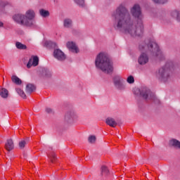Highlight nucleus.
<instances>
[{
	"label": "nucleus",
	"instance_id": "obj_1",
	"mask_svg": "<svg viewBox=\"0 0 180 180\" xmlns=\"http://www.w3.org/2000/svg\"><path fill=\"white\" fill-rule=\"evenodd\" d=\"M131 13L137 19V25L133 24L130 13L123 5H120L112 13L113 27L117 32L124 34H130L132 37L143 36L144 27L143 26V13L140 5L135 4L131 9Z\"/></svg>",
	"mask_w": 180,
	"mask_h": 180
},
{
	"label": "nucleus",
	"instance_id": "obj_2",
	"mask_svg": "<svg viewBox=\"0 0 180 180\" xmlns=\"http://www.w3.org/2000/svg\"><path fill=\"white\" fill-rule=\"evenodd\" d=\"M141 51H147L150 56L156 58L158 61H164L165 60V54L160 50V46L154 40L147 41L139 45Z\"/></svg>",
	"mask_w": 180,
	"mask_h": 180
},
{
	"label": "nucleus",
	"instance_id": "obj_3",
	"mask_svg": "<svg viewBox=\"0 0 180 180\" xmlns=\"http://www.w3.org/2000/svg\"><path fill=\"white\" fill-rule=\"evenodd\" d=\"M95 65L98 70H101L104 74L113 72V62L105 53L101 52L97 55L95 59Z\"/></svg>",
	"mask_w": 180,
	"mask_h": 180
},
{
	"label": "nucleus",
	"instance_id": "obj_4",
	"mask_svg": "<svg viewBox=\"0 0 180 180\" xmlns=\"http://www.w3.org/2000/svg\"><path fill=\"white\" fill-rule=\"evenodd\" d=\"M173 67L174 63H167L165 66L159 70L157 74V77L161 81L165 82L168 79V78H169V70H171V68H173Z\"/></svg>",
	"mask_w": 180,
	"mask_h": 180
},
{
	"label": "nucleus",
	"instance_id": "obj_5",
	"mask_svg": "<svg viewBox=\"0 0 180 180\" xmlns=\"http://www.w3.org/2000/svg\"><path fill=\"white\" fill-rule=\"evenodd\" d=\"M136 92H139L140 96L143 98V99H153L154 98V94L147 87L136 89Z\"/></svg>",
	"mask_w": 180,
	"mask_h": 180
},
{
	"label": "nucleus",
	"instance_id": "obj_6",
	"mask_svg": "<svg viewBox=\"0 0 180 180\" xmlns=\"http://www.w3.org/2000/svg\"><path fill=\"white\" fill-rule=\"evenodd\" d=\"M13 20L18 23V25H21L22 26H27L30 23L26 21V18L25 15L22 13H17L13 15Z\"/></svg>",
	"mask_w": 180,
	"mask_h": 180
},
{
	"label": "nucleus",
	"instance_id": "obj_7",
	"mask_svg": "<svg viewBox=\"0 0 180 180\" xmlns=\"http://www.w3.org/2000/svg\"><path fill=\"white\" fill-rule=\"evenodd\" d=\"M124 80L120 76L114 78V85L118 91H124L126 89V83H123Z\"/></svg>",
	"mask_w": 180,
	"mask_h": 180
},
{
	"label": "nucleus",
	"instance_id": "obj_8",
	"mask_svg": "<svg viewBox=\"0 0 180 180\" xmlns=\"http://www.w3.org/2000/svg\"><path fill=\"white\" fill-rule=\"evenodd\" d=\"M24 16L25 18L26 22H28L30 23L27 25V26H33V25H34V21H33V19H34V16H36L34 11L30 9L27 11Z\"/></svg>",
	"mask_w": 180,
	"mask_h": 180
},
{
	"label": "nucleus",
	"instance_id": "obj_9",
	"mask_svg": "<svg viewBox=\"0 0 180 180\" xmlns=\"http://www.w3.org/2000/svg\"><path fill=\"white\" fill-rule=\"evenodd\" d=\"M53 56L58 61H64L67 58V56H65V53H64V52H63V51H61L60 49L54 50Z\"/></svg>",
	"mask_w": 180,
	"mask_h": 180
},
{
	"label": "nucleus",
	"instance_id": "obj_10",
	"mask_svg": "<svg viewBox=\"0 0 180 180\" xmlns=\"http://www.w3.org/2000/svg\"><path fill=\"white\" fill-rule=\"evenodd\" d=\"M148 60V56L146 53H142L138 58V63L140 65H146Z\"/></svg>",
	"mask_w": 180,
	"mask_h": 180
},
{
	"label": "nucleus",
	"instance_id": "obj_11",
	"mask_svg": "<svg viewBox=\"0 0 180 180\" xmlns=\"http://www.w3.org/2000/svg\"><path fill=\"white\" fill-rule=\"evenodd\" d=\"M32 65L33 67H37L39 65V57L37 56H32V59L30 58L27 64V68H31Z\"/></svg>",
	"mask_w": 180,
	"mask_h": 180
},
{
	"label": "nucleus",
	"instance_id": "obj_12",
	"mask_svg": "<svg viewBox=\"0 0 180 180\" xmlns=\"http://www.w3.org/2000/svg\"><path fill=\"white\" fill-rule=\"evenodd\" d=\"M68 49L72 53H79V49L74 41H68L66 44Z\"/></svg>",
	"mask_w": 180,
	"mask_h": 180
},
{
	"label": "nucleus",
	"instance_id": "obj_13",
	"mask_svg": "<svg viewBox=\"0 0 180 180\" xmlns=\"http://www.w3.org/2000/svg\"><path fill=\"white\" fill-rule=\"evenodd\" d=\"M75 117V115L72 112H67L65 115V121L67 123H72L74 122V118Z\"/></svg>",
	"mask_w": 180,
	"mask_h": 180
},
{
	"label": "nucleus",
	"instance_id": "obj_14",
	"mask_svg": "<svg viewBox=\"0 0 180 180\" xmlns=\"http://www.w3.org/2000/svg\"><path fill=\"white\" fill-rule=\"evenodd\" d=\"M5 148L7 151H12L15 148V145L13 144V140L8 139L5 144Z\"/></svg>",
	"mask_w": 180,
	"mask_h": 180
},
{
	"label": "nucleus",
	"instance_id": "obj_15",
	"mask_svg": "<svg viewBox=\"0 0 180 180\" xmlns=\"http://www.w3.org/2000/svg\"><path fill=\"white\" fill-rule=\"evenodd\" d=\"M105 123L110 126V127H115L117 126V122L112 117H108L105 120Z\"/></svg>",
	"mask_w": 180,
	"mask_h": 180
},
{
	"label": "nucleus",
	"instance_id": "obj_16",
	"mask_svg": "<svg viewBox=\"0 0 180 180\" xmlns=\"http://www.w3.org/2000/svg\"><path fill=\"white\" fill-rule=\"evenodd\" d=\"M170 147L180 149V141L176 139H171L169 142Z\"/></svg>",
	"mask_w": 180,
	"mask_h": 180
},
{
	"label": "nucleus",
	"instance_id": "obj_17",
	"mask_svg": "<svg viewBox=\"0 0 180 180\" xmlns=\"http://www.w3.org/2000/svg\"><path fill=\"white\" fill-rule=\"evenodd\" d=\"M63 26L66 29H70L72 27V20L70 18H65L63 21Z\"/></svg>",
	"mask_w": 180,
	"mask_h": 180
},
{
	"label": "nucleus",
	"instance_id": "obj_18",
	"mask_svg": "<svg viewBox=\"0 0 180 180\" xmlns=\"http://www.w3.org/2000/svg\"><path fill=\"white\" fill-rule=\"evenodd\" d=\"M35 90H36V86H34V85L32 84H27L26 89H25L26 94H29V95H30V94H32V92H33Z\"/></svg>",
	"mask_w": 180,
	"mask_h": 180
},
{
	"label": "nucleus",
	"instance_id": "obj_19",
	"mask_svg": "<svg viewBox=\"0 0 180 180\" xmlns=\"http://www.w3.org/2000/svg\"><path fill=\"white\" fill-rule=\"evenodd\" d=\"M171 16L174 19H176L178 22L180 21V12L178 10H174L171 12Z\"/></svg>",
	"mask_w": 180,
	"mask_h": 180
},
{
	"label": "nucleus",
	"instance_id": "obj_20",
	"mask_svg": "<svg viewBox=\"0 0 180 180\" xmlns=\"http://www.w3.org/2000/svg\"><path fill=\"white\" fill-rule=\"evenodd\" d=\"M39 15L41 18H49L50 16V12L47 10L43 8L39 10Z\"/></svg>",
	"mask_w": 180,
	"mask_h": 180
},
{
	"label": "nucleus",
	"instance_id": "obj_21",
	"mask_svg": "<svg viewBox=\"0 0 180 180\" xmlns=\"http://www.w3.org/2000/svg\"><path fill=\"white\" fill-rule=\"evenodd\" d=\"M29 141H30V138H26L25 139L20 141L19 142V147H20V148L21 150L25 148V146H26L27 143H29Z\"/></svg>",
	"mask_w": 180,
	"mask_h": 180
},
{
	"label": "nucleus",
	"instance_id": "obj_22",
	"mask_svg": "<svg viewBox=\"0 0 180 180\" xmlns=\"http://www.w3.org/2000/svg\"><path fill=\"white\" fill-rule=\"evenodd\" d=\"M15 47L18 49V50H26V49H27V46L26 45L20 42H16Z\"/></svg>",
	"mask_w": 180,
	"mask_h": 180
},
{
	"label": "nucleus",
	"instance_id": "obj_23",
	"mask_svg": "<svg viewBox=\"0 0 180 180\" xmlns=\"http://www.w3.org/2000/svg\"><path fill=\"white\" fill-rule=\"evenodd\" d=\"M11 81H13L14 84H16V85H20V84H22V80H20L19 77L15 75L12 76Z\"/></svg>",
	"mask_w": 180,
	"mask_h": 180
},
{
	"label": "nucleus",
	"instance_id": "obj_24",
	"mask_svg": "<svg viewBox=\"0 0 180 180\" xmlns=\"http://www.w3.org/2000/svg\"><path fill=\"white\" fill-rule=\"evenodd\" d=\"M9 95V92L6 89H1L0 90V96L1 98H6Z\"/></svg>",
	"mask_w": 180,
	"mask_h": 180
},
{
	"label": "nucleus",
	"instance_id": "obj_25",
	"mask_svg": "<svg viewBox=\"0 0 180 180\" xmlns=\"http://www.w3.org/2000/svg\"><path fill=\"white\" fill-rule=\"evenodd\" d=\"M16 92L21 96V98H23V99H26V94H25V91L20 89H17Z\"/></svg>",
	"mask_w": 180,
	"mask_h": 180
},
{
	"label": "nucleus",
	"instance_id": "obj_26",
	"mask_svg": "<svg viewBox=\"0 0 180 180\" xmlns=\"http://www.w3.org/2000/svg\"><path fill=\"white\" fill-rule=\"evenodd\" d=\"M109 174V169H108V167L106 166H103L101 167V175L106 176Z\"/></svg>",
	"mask_w": 180,
	"mask_h": 180
},
{
	"label": "nucleus",
	"instance_id": "obj_27",
	"mask_svg": "<svg viewBox=\"0 0 180 180\" xmlns=\"http://www.w3.org/2000/svg\"><path fill=\"white\" fill-rule=\"evenodd\" d=\"M44 72L46 78H51L53 76V72L47 69H45Z\"/></svg>",
	"mask_w": 180,
	"mask_h": 180
},
{
	"label": "nucleus",
	"instance_id": "obj_28",
	"mask_svg": "<svg viewBox=\"0 0 180 180\" xmlns=\"http://www.w3.org/2000/svg\"><path fill=\"white\" fill-rule=\"evenodd\" d=\"M74 1L79 6L84 7L85 6V0H74Z\"/></svg>",
	"mask_w": 180,
	"mask_h": 180
},
{
	"label": "nucleus",
	"instance_id": "obj_29",
	"mask_svg": "<svg viewBox=\"0 0 180 180\" xmlns=\"http://www.w3.org/2000/svg\"><path fill=\"white\" fill-rule=\"evenodd\" d=\"M127 82L128 84H134V77L130 75L127 78Z\"/></svg>",
	"mask_w": 180,
	"mask_h": 180
},
{
	"label": "nucleus",
	"instance_id": "obj_30",
	"mask_svg": "<svg viewBox=\"0 0 180 180\" xmlns=\"http://www.w3.org/2000/svg\"><path fill=\"white\" fill-rule=\"evenodd\" d=\"M96 141V137L95 136H90L89 137V142H90L91 144H94Z\"/></svg>",
	"mask_w": 180,
	"mask_h": 180
},
{
	"label": "nucleus",
	"instance_id": "obj_31",
	"mask_svg": "<svg viewBox=\"0 0 180 180\" xmlns=\"http://www.w3.org/2000/svg\"><path fill=\"white\" fill-rule=\"evenodd\" d=\"M155 4H165L168 2V0H152Z\"/></svg>",
	"mask_w": 180,
	"mask_h": 180
},
{
	"label": "nucleus",
	"instance_id": "obj_32",
	"mask_svg": "<svg viewBox=\"0 0 180 180\" xmlns=\"http://www.w3.org/2000/svg\"><path fill=\"white\" fill-rule=\"evenodd\" d=\"M50 158H51V162H54V161H55V160L56 158V155L55 154H52Z\"/></svg>",
	"mask_w": 180,
	"mask_h": 180
},
{
	"label": "nucleus",
	"instance_id": "obj_33",
	"mask_svg": "<svg viewBox=\"0 0 180 180\" xmlns=\"http://www.w3.org/2000/svg\"><path fill=\"white\" fill-rule=\"evenodd\" d=\"M46 113H53V109H51L50 108H46Z\"/></svg>",
	"mask_w": 180,
	"mask_h": 180
},
{
	"label": "nucleus",
	"instance_id": "obj_34",
	"mask_svg": "<svg viewBox=\"0 0 180 180\" xmlns=\"http://www.w3.org/2000/svg\"><path fill=\"white\" fill-rule=\"evenodd\" d=\"M0 27H4V22L2 21H0Z\"/></svg>",
	"mask_w": 180,
	"mask_h": 180
}]
</instances>
